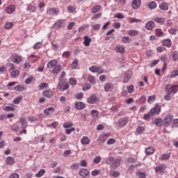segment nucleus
Instances as JSON below:
<instances>
[{"mask_svg":"<svg viewBox=\"0 0 178 178\" xmlns=\"http://www.w3.org/2000/svg\"><path fill=\"white\" fill-rule=\"evenodd\" d=\"M160 113H161V106H159V104H156L154 107L150 109V111L149 113L144 114L143 119H145V120H148V119H151V118H152L154 115L155 114L159 115Z\"/></svg>","mask_w":178,"mask_h":178,"instance_id":"nucleus-1","label":"nucleus"},{"mask_svg":"<svg viewBox=\"0 0 178 178\" xmlns=\"http://www.w3.org/2000/svg\"><path fill=\"white\" fill-rule=\"evenodd\" d=\"M106 165H111L110 169H118L119 166H120V159H115L113 156L109 157L108 159L106 160Z\"/></svg>","mask_w":178,"mask_h":178,"instance_id":"nucleus-2","label":"nucleus"},{"mask_svg":"<svg viewBox=\"0 0 178 178\" xmlns=\"http://www.w3.org/2000/svg\"><path fill=\"white\" fill-rule=\"evenodd\" d=\"M69 87L70 85L67 79H59L58 83L57 85V88L59 90V91H62L63 92L64 91H66V90H69Z\"/></svg>","mask_w":178,"mask_h":178,"instance_id":"nucleus-3","label":"nucleus"},{"mask_svg":"<svg viewBox=\"0 0 178 178\" xmlns=\"http://www.w3.org/2000/svg\"><path fill=\"white\" fill-rule=\"evenodd\" d=\"M165 92L167 94H176L178 91V85L167 84L165 87Z\"/></svg>","mask_w":178,"mask_h":178,"instance_id":"nucleus-4","label":"nucleus"},{"mask_svg":"<svg viewBox=\"0 0 178 178\" xmlns=\"http://www.w3.org/2000/svg\"><path fill=\"white\" fill-rule=\"evenodd\" d=\"M129 117H123L118 120V121L116 122L117 126L119 127H124L129 123Z\"/></svg>","mask_w":178,"mask_h":178,"instance_id":"nucleus-5","label":"nucleus"},{"mask_svg":"<svg viewBox=\"0 0 178 178\" xmlns=\"http://www.w3.org/2000/svg\"><path fill=\"white\" fill-rule=\"evenodd\" d=\"M114 86L112 82H107L104 84V91L105 92H112L113 91Z\"/></svg>","mask_w":178,"mask_h":178,"instance_id":"nucleus-6","label":"nucleus"},{"mask_svg":"<svg viewBox=\"0 0 178 178\" xmlns=\"http://www.w3.org/2000/svg\"><path fill=\"white\" fill-rule=\"evenodd\" d=\"M87 102L90 105L92 104H97V102H99V98L97 97L96 95H92L89 98H88Z\"/></svg>","mask_w":178,"mask_h":178,"instance_id":"nucleus-7","label":"nucleus"},{"mask_svg":"<svg viewBox=\"0 0 178 178\" xmlns=\"http://www.w3.org/2000/svg\"><path fill=\"white\" fill-rule=\"evenodd\" d=\"M10 58L12 62H13V63H16L17 65H19V63L22 62V56H19L17 54H13Z\"/></svg>","mask_w":178,"mask_h":178,"instance_id":"nucleus-8","label":"nucleus"},{"mask_svg":"<svg viewBox=\"0 0 178 178\" xmlns=\"http://www.w3.org/2000/svg\"><path fill=\"white\" fill-rule=\"evenodd\" d=\"M172 120H173V116H172L171 115H167L163 120V125L165 126V127L170 126Z\"/></svg>","mask_w":178,"mask_h":178,"instance_id":"nucleus-9","label":"nucleus"},{"mask_svg":"<svg viewBox=\"0 0 178 178\" xmlns=\"http://www.w3.org/2000/svg\"><path fill=\"white\" fill-rule=\"evenodd\" d=\"M156 173L161 175L165 173V165H160L158 167L154 168Z\"/></svg>","mask_w":178,"mask_h":178,"instance_id":"nucleus-10","label":"nucleus"},{"mask_svg":"<svg viewBox=\"0 0 178 178\" xmlns=\"http://www.w3.org/2000/svg\"><path fill=\"white\" fill-rule=\"evenodd\" d=\"M15 10H16V6L15 5H10L6 8V12L8 13V15L13 13Z\"/></svg>","mask_w":178,"mask_h":178,"instance_id":"nucleus-11","label":"nucleus"},{"mask_svg":"<svg viewBox=\"0 0 178 178\" xmlns=\"http://www.w3.org/2000/svg\"><path fill=\"white\" fill-rule=\"evenodd\" d=\"M141 6V0H133L132 8L133 9H138Z\"/></svg>","mask_w":178,"mask_h":178,"instance_id":"nucleus-12","label":"nucleus"},{"mask_svg":"<svg viewBox=\"0 0 178 178\" xmlns=\"http://www.w3.org/2000/svg\"><path fill=\"white\" fill-rule=\"evenodd\" d=\"M64 23H65V20L58 19L57 22H55L54 26V27H56V29H62V27H63Z\"/></svg>","mask_w":178,"mask_h":178,"instance_id":"nucleus-13","label":"nucleus"},{"mask_svg":"<svg viewBox=\"0 0 178 178\" xmlns=\"http://www.w3.org/2000/svg\"><path fill=\"white\" fill-rule=\"evenodd\" d=\"M54 111H55V108H54V107H49L44 109V114L46 116H49V115H52V113H54Z\"/></svg>","mask_w":178,"mask_h":178,"instance_id":"nucleus-14","label":"nucleus"},{"mask_svg":"<svg viewBox=\"0 0 178 178\" xmlns=\"http://www.w3.org/2000/svg\"><path fill=\"white\" fill-rule=\"evenodd\" d=\"M47 15L50 16H58V10L56 8H50L47 11Z\"/></svg>","mask_w":178,"mask_h":178,"instance_id":"nucleus-15","label":"nucleus"},{"mask_svg":"<svg viewBox=\"0 0 178 178\" xmlns=\"http://www.w3.org/2000/svg\"><path fill=\"white\" fill-rule=\"evenodd\" d=\"M146 155H152L155 152V148L154 147H149L145 149V151Z\"/></svg>","mask_w":178,"mask_h":178,"instance_id":"nucleus-16","label":"nucleus"},{"mask_svg":"<svg viewBox=\"0 0 178 178\" xmlns=\"http://www.w3.org/2000/svg\"><path fill=\"white\" fill-rule=\"evenodd\" d=\"M19 122L21 123V126L23 127V129H26V127H27V120H26V118L21 117Z\"/></svg>","mask_w":178,"mask_h":178,"instance_id":"nucleus-17","label":"nucleus"},{"mask_svg":"<svg viewBox=\"0 0 178 178\" xmlns=\"http://www.w3.org/2000/svg\"><path fill=\"white\" fill-rule=\"evenodd\" d=\"M58 61L56 60H51L47 63L48 69H53L57 65Z\"/></svg>","mask_w":178,"mask_h":178,"instance_id":"nucleus-18","label":"nucleus"},{"mask_svg":"<svg viewBox=\"0 0 178 178\" xmlns=\"http://www.w3.org/2000/svg\"><path fill=\"white\" fill-rule=\"evenodd\" d=\"M90 42H91V38L87 35L83 36V45L85 47H90Z\"/></svg>","mask_w":178,"mask_h":178,"instance_id":"nucleus-19","label":"nucleus"},{"mask_svg":"<svg viewBox=\"0 0 178 178\" xmlns=\"http://www.w3.org/2000/svg\"><path fill=\"white\" fill-rule=\"evenodd\" d=\"M75 108L79 111H81L82 109H84V108H86V104L81 102H79L75 104Z\"/></svg>","mask_w":178,"mask_h":178,"instance_id":"nucleus-20","label":"nucleus"},{"mask_svg":"<svg viewBox=\"0 0 178 178\" xmlns=\"http://www.w3.org/2000/svg\"><path fill=\"white\" fill-rule=\"evenodd\" d=\"M145 27L147 30H152L155 27V23L152 21H149L146 23Z\"/></svg>","mask_w":178,"mask_h":178,"instance_id":"nucleus-21","label":"nucleus"},{"mask_svg":"<svg viewBox=\"0 0 178 178\" xmlns=\"http://www.w3.org/2000/svg\"><path fill=\"white\" fill-rule=\"evenodd\" d=\"M81 143L82 145H88L90 143V138H88V137H87V136H83L81 139Z\"/></svg>","mask_w":178,"mask_h":178,"instance_id":"nucleus-22","label":"nucleus"},{"mask_svg":"<svg viewBox=\"0 0 178 178\" xmlns=\"http://www.w3.org/2000/svg\"><path fill=\"white\" fill-rule=\"evenodd\" d=\"M152 124H155L157 127H161L162 126V119L157 118L152 122Z\"/></svg>","mask_w":178,"mask_h":178,"instance_id":"nucleus-23","label":"nucleus"},{"mask_svg":"<svg viewBox=\"0 0 178 178\" xmlns=\"http://www.w3.org/2000/svg\"><path fill=\"white\" fill-rule=\"evenodd\" d=\"M154 20L156 23H159V24H165V22H166V19L165 17H159L154 18Z\"/></svg>","mask_w":178,"mask_h":178,"instance_id":"nucleus-24","label":"nucleus"},{"mask_svg":"<svg viewBox=\"0 0 178 178\" xmlns=\"http://www.w3.org/2000/svg\"><path fill=\"white\" fill-rule=\"evenodd\" d=\"M108 139V137L104 134H102L99 138L97 139V141L100 143V144H104L105 141Z\"/></svg>","mask_w":178,"mask_h":178,"instance_id":"nucleus-25","label":"nucleus"},{"mask_svg":"<svg viewBox=\"0 0 178 178\" xmlns=\"http://www.w3.org/2000/svg\"><path fill=\"white\" fill-rule=\"evenodd\" d=\"M110 177H119L120 176V172L119 171L110 170L109 171Z\"/></svg>","mask_w":178,"mask_h":178,"instance_id":"nucleus-26","label":"nucleus"},{"mask_svg":"<svg viewBox=\"0 0 178 178\" xmlns=\"http://www.w3.org/2000/svg\"><path fill=\"white\" fill-rule=\"evenodd\" d=\"M79 175L80 176H82V177H84L86 176H88V175H90V172L86 168H82L79 171Z\"/></svg>","mask_w":178,"mask_h":178,"instance_id":"nucleus-27","label":"nucleus"},{"mask_svg":"<svg viewBox=\"0 0 178 178\" xmlns=\"http://www.w3.org/2000/svg\"><path fill=\"white\" fill-rule=\"evenodd\" d=\"M26 10H27V12H29L30 13H33L35 12L36 8H35V6H34L31 4H27Z\"/></svg>","mask_w":178,"mask_h":178,"instance_id":"nucleus-28","label":"nucleus"},{"mask_svg":"<svg viewBox=\"0 0 178 178\" xmlns=\"http://www.w3.org/2000/svg\"><path fill=\"white\" fill-rule=\"evenodd\" d=\"M163 45L170 48V47H172V40L170 39H164L163 40Z\"/></svg>","mask_w":178,"mask_h":178,"instance_id":"nucleus-29","label":"nucleus"},{"mask_svg":"<svg viewBox=\"0 0 178 178\" xmlns=\"http://www.w3.org/2000/svg\"><path fill=\"white\" fill-rule=\"evenodd\" d=\"M159 9L161 10H168L169 9V4L167 3H161L159 4Z\"/></svg>","mask_w":178,"mask_h":178,"instance_id":"nucleus-30","label":"nucleus"},{"mask_svg":"<svg viewBox=\"0 0 178 178\" xmlns=\"http://www.w3.org/2000/svg\"><path fill=\"white\" fill-rule=\"evenodd\" d=\"M61 66L60 65H57L54 67V68L52 70L53 74H58V73H60V69Z\"/></svg>","mask_w":178,"mask_h":178,"instance_id":"nucleus-31","label":"nucleus"},{"mask_svg":"<svg viewBox=\"0 0 178 178\" xmlns=\"http://www.w3.org/2000/svg\"><path fill=\"white\" fill-rule=\"evenodd\" d=\"M53 94H54V92L51 90V89L43 92L44 97H47V98H51V97H52Z\"/></svg>","mask_w":178,"mask_h":178,"instance_id":"nucleus-32","label":"nucleus"},{"mask_svg":"<svg viewBox=\"0 0 178 178\" xmlns=\"http://www.w3.org/2000/svg\"><path fill=\"white\" fill-rule=\"evenodd\" d=\"M6 165H13V163H15V159L12 156H8L6 159Z\"/></svg>","mask_w":178,"mask_h":178,"instance_id":"nucleus-33","label":"nucleus"},{"mask_svg":"<svg viewBox=\"0 0 178 178\" xmlns=\"http://www.w3.org/2000/svg\"><path fill=\"white\" fill-rule=\"evenodd\" d=\"M147 7L151 10L156 9V3H155V1H150L148 3Z\"/></svg>","mask_w":178,"mask_h":178,"instance_id":"nucleus-34","label":"nucleus"},{"mask_svg":"<svg viewBox=\"0 0 178 178\" xmlns=\"http://www.w3.org/2000/svg\"><path fill=\"white\" fill-rule=\"evenodd\" d=\"M168 55L164 54L163 56H161V62H163V67H166V63L168 62Z\"/></svg>","mask_w":178,"mask_h":178,"instance_id":"nucleus-35","label":"nucleus"},{"mask_svg":"<svg viewBox=\"0 0 178 178\" xmlns=\"http://www.w3.org/2000/svg\"><path fill=\"white\" fill-rule=\"evenodd\" d=\"M128 35L131 37H136V35H138V31L137 30H130L128 31Z\"/></svg>","mask_w":178,"mask_h":178,"instance_id":"nucleus-36","label":"nucleus"},{"mask_svg":"<svg viewBox=\"0 0 178 178\" xmlns=\"http://www.w3.org/2000/svg\"><path fill=\"white\" fill-rule=\"evenodd\" d=\"M15 90L18 92H23V91H24L25 89L23 85H17L15 87Z\"/></svg>","mask_w":178,"mask_h":178,"instance_id":"nucleus-37","label":"nucleus"},{"mask_svg":"<svg viewBox=\"0 0 178 178\" xmlns=\"http://www.w3.org/2000/svg\"><path fill=\"white\" fill-rule=\"evenodd\" d=\"M122 41L124 44H130V42H131V39L129 36H123Z\"/></svg>","mask_w":178,"mask_h":178,"instance_id":"nucleus-38","label":"nucleus"},{"mask_svg":"<svg viewBox=\"0 0 178 178\" xmlns=\"http://www.w3.org/2000/svg\"><path fill=\"white\" fill-rule=\"evenodd\" d=\"M99 10H101V6L96 5L92 8V13L95 14L97 12H99Z\"/></svg>","mask_w":178,"mask_h":178,"instance_id":"nucleus-39","label":"nucleus"},{"mask_svg":"<svg viewBox=\"0 0 178 178\" xmlns=\"http://www.w3.org/2000/svg\"><path fill=\"white\" fill-rule=\"evenodd\" d=\"M163 34H165V33H163V31H162V29H156L155 35L157 37H162V36H163Z\"/></svg>","mask_w":178,"mask_h":178,"instance_id":"nucleus-40","label":"nucleus"},{"mask_svg":"<svg viewBox=\"0 0 178 178\" xmlns=\"http://www.w3.org/2000/svg\"><path fill=\"white\" fill-rule=\"evenodd\" d=\"M23 99V97L19 96L17 98L13 100V104H15L16 105H19L20 104V101Z\"/></svg>","mask_w":178,"mask_h":178,"instance_id":"nucleus-41","label":"nucleus"},{"mask_svg":"<svg viewBox=\"0 0 178 178\" xmlns=\"http://www.w3.org/2000/svg\"><path fill=\"white\" fill-rule=\"evenodd\" d=\"M170 158V155H169L168 154H165L160 156L159 159L161 161H168V159H169Z\"/></svg>","mask_w":178,"mask_h":178,"instance_id":"nucleus-42","label":"nucleus"},{"mask_svg":"<svg viewBox=\"0 0 178 178\" xmlns=\"http://www.w3.org/2000/svg\"><path fill=\"white\" fill-rule=\"evenodd\" d=\"M156 99V95H153L152 96H149L147 99L148 104H152Z\"/></svg>","mask_w":178,"mask_h":178,"instance_id":"nucleus-43","label":"nucleus"},{"mask_svg":"<svg viewBox=\"0 0 178 178\" xmlns=\"http://www.w3.org/2000/svg\"><path fill=\"white\" fill-rule=\"evenodd\" d=\"M131 79V75L130 74H125L124 76V83H127Z\"/></svg>","mask_w":178,"mask_h":178,"instance_id":"nucleus-44","label":"nucleus"},{"mask_svg":"<svg viewBox=\"0 0 178 178\" xmlns=\"http://www.w3.org/2000/svg\"><path fill=\"white\" fill-rule=\"evenodd\" d=\"M43 175H45V170L41 169L37 174H35V177H42Z\"/></svg>","mask_w":178,"mask_h":178,"instance_id":"nucleus-45","label":"nucleus"},{"mask_svg":"<svg viewBox=\"0 0 178 178\" xmlns=\"http://www.w3.org/2000/svg\"><path fill=\"white\" fill-rule=\"evenodd\" d=\"M102 17V13H99L97 14L94 15L92 17H91V20H95L97 19H99Z\"/></svg>","mask_w":178,"mask_h":178,"instance_id":"nucleus-46","label":"nucleus"},{"mask_svg":"<svg viewBox=\"0 0 178 178\" xmlns=\"http://www.w3.org/2000/svg\"><path fill=\"white\" fill-rule=\"evenodd\" d=\"M3 111H5V112H12L15 111V107L7 106L4 107Z\"/></svg>","mask_w":178,"mask_h":178,"instance_id":"nucleus-47","label":"nucleus"},{"mask_svg":"<svg viewBox=\"0 0 178 178\" xmlns=\"http://www.w3.org/2000/svg\"><path fill=\"white\" fill-rule=\"evenodd\" d=\"M116 52H119L120 54H124V48L122 46H118L115 48Z\"/></svg>","mask_w":178,"mask_h":178,"instance_id":"nucleus-48","label":"nucleus"},{"mask_svg":"<svg viewBox=\"0 0 178 178\" xmlns=\"http://www.w3.org/2000/svg\"><path fill=\"white\" fill-rule=\"evenodd\" d=\"M143 131H145V128H144V127H138L136 129L137 134H142Z\"/></svg>","mask_w":178,"mask_h":178,"instance_id":"nucleus-49","label":"nucleus"},{"mask_svg":"<svg viewBox=\"0 0 178 178\" xmlns=\"http://www.w3.org/2000/svg\"><path fill=\"white\" fill-rule=\"evenodd\" d=\"M92 176H99L101 175V170H94L91 172Z\"/></svg>","mask_w":178,"mask_h":178,"instance_id":"nucleus-50","label":"nucleus"},{"mask_svg":"<svg viewBox=\"0 0 178 178\" xmlns=\"http://www.w3.org/2000/svg\"><path fill=\"white\" fill-rule=\"evenodd\" d=\"M48 87V83L45 82H42L39 85V90H44V88H47Z\"/></svg>","mask_w":178,"mask_h":178,"instance_id":"nucleus-51","label":"nucleus"},{"mask_svg":"<svg viewBox=\"0 0 178 178\" xmlns=\"http://www.w3.org/2000/svg\"><path fill=\"white\" fill-rule=\"evenodd\" d=\"M177 75H178V70H174L171 72L170 78L173 79L174 77H177Z\"/></svg>","mask_w":178,"mask_h":178,"instance_id":"nucleus-52","label":"nucleus"},{"mask_svg":"<svg viewBox=\"0 0 178 178\" xmlns=\"http://www.w3.org/2000/svg\"><path fill=\"white\" fill-rule=\"evenodd\" d=\"M83 91H87L91 88V85L90 83H85L83 85Z\"/></svg>","mask_w":178,"mask_h":178,"instance_id":"nucleus-53","label":"nucleus"},{"mask_svg":"<svg viewBox=\"0 0 178 178\" xmlns=\"http://www.w3.org/2000/svg\"><path fill=\"white\" fill-rule=\"evenodd\" d=\"M78 65H79V60L77 59H75L71 64V67H72V69H76Z\"/></svg>","mask_w":178,"mask_h":178,"instance_id":"nucleus-54","label":"nucleus"},{"mask_svg":"<svg viewBox=\"0 0 178 178\" xmlns=\"http://www.w3.org/2000/svg\"><path fill=\"white\" fill-rule=\"evenodd\" d=\"M69 83L71 84V86H76V84H77V80L76 78H71L69 80Z\"/></svg>","mask_w":178,"mask_h":178,"instance_id":"nucleus-55","label":"nucleus"},{"mask_svg":"<svg viewBox=\"0 0 178 178\" xmlns=\"http://www.w3.org/2000/svg\"><path fill=\"white\" fill-rule=\"evenodd\" d=\"M42 47V43L40 42H37L33 45V49H40Z\"/></svg>","mask_w":178,"mask_h":178,"instance_id":"nucleus-56","label":"nucleus"},{"mask_svg":"<svg viewBox=\"0 0 178 178\" xmlns=\"http://www.w3.org/2000/svg\"><path fill=\"white\" fill-rule=\"evenodd\" d=\"M19 70H15L11 72L10 76H11V77H17V76H19Z\"/></svg>","mask_w":178,"mask_h":178,"instance_id":"nucleus-57","label":"nucleus"},{"mask_svg":"<svg viewBox=\"0 0 178 178\" xmlns=\"http://www.w3.org/2000/svg\"><path fill=\"white\" fill-rule=\"evenodd\" d=\"M127 91L129 94H133L134 92V86L133 85L128 86Z\"/></svg>","mask_w":178,"mask_h":178,"instance_id":"nucleus-58","label":"nucleus"},{"mask_svg":"<svg viewBox=\"0 0 178 178\" xmlns=\"http://www.w3.org/2000/svg\"><path fill=\"white\" fill-rule=\"evenodd\" d=\"M168 33L170 34H171L172 35H176V33H177V29H176L175 28H172L168 30Z\"/></svg>","mask_w":178,"mask_h":178,"instance_id":"nucleus-59","label":"nucleus"},{"mask_svg":"<svg viewBox=\"0 0 178 178\" xmlns=\"http://www.w3.org/2000/svg\"><path fill=\"white\" fill-rule=\"evenodd\" d=\"M88 81H90L91 84H95V78H94L92 75H90L88 78Z\"/></svg>","mask_w":178,"mask_h":178,"instance_id":"nucleus-60","label":"nucleus"},{"mask_svg":"<svg viewBox=\"0 0 178 178\" xmlns=\"http://www.w3.org/2000/svg\"><path fill=\"white\" fill-rule=\"evenodd\" d=\"M101 159H102L101 156H96V157H95L93 162L96 165H98V163H99V162H101Z\"/></svg>","mask_w":178,"mask_h":178,"instance_id":"nucleus-61","label":"nucleus"},{"mask_svg":"<svg viewBox=\"0 0 178 178\" xmlns=\"http://www.w3.org/2000/svg\"><path fill=\"white\" fill-rule=\"evenodd\" d=\"M91 115L93 116V118H98V115H99L98 111L92 110Z\"/></svg>","mask_w":178,"mask_h":178,"instance_id":"nucleus-62","label":"nucleus"},{"mask_svg":"<svg viewBox=\"0 0 178 178\" xmlns=\"http://www.w3.org/2000/svg\"><path fill=\"white\" fill-rule=\"evenodd\" d=\"M114 17H117V19H124V16L120 13H117Z\"/></svg>","mask_w":178,"mask_h":178,"instance_id":"nucleus-63","label":"nucleus"},{"mask_svg":"<svg viewBox=\"0 0 178 178\" xmlns=\"http://www.w3.org/2000/svg\"><path fill=\"white\" fill-rule=\"evenodd\" d=\"M172 59L175 62L178 59V52L177 51H174L172 54Z\"/></svg>","mask_w":178,"mask_h":178,"instance_id":"nucleus-64","label":"nucleus"}]
</instances>
